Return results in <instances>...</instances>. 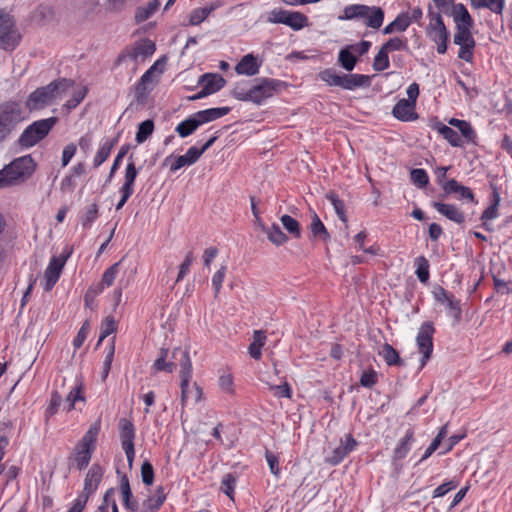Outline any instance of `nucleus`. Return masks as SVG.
Returning a JSON list of instances; mask_svg holds the SVG:
<instances>
[{"label": "nucleus", "mask_w": 512, "mask_h": 512, "mask_svg": "<svg viewBox=\"0 0 512 512\" xmlns=\"http://www.w3.org/2000/svg\"><path fill=\"white\" fill-rule=\"evenodd\" d=\"M265 232L268 239L276 246L283 245L288 241V237L277 224H273L270 228L265 229Z\"/></svg>", "instance_id": "79ce46f5"}, {"label": "nucleus", "mask_w": 512, "mask_h": 512, "mask_svg": "<svg viewBox=\"0 0 512 512\" xmlns=\"http://www.w3.org/2000/svg\"><path fill=\"white\" fill-rule=\"evenodd\" d=\"M20 39L21 35L13 17L8 12L0 10V49L14 50Z\"/></svg>", "instance_id": "1a4fd4ad"}, {"label": "nucleus", "mask_w": 512, "mask_h": 512, "mask_svg": "<svg viewBox=\"0 0 512 512\" xmlns=\"http://www.w3.org/2000/svg\"><path fill=\"white\" fill-rule=\"evenodd\" d=\"M442 190L445 196L455 194L458 200H466L469 202L475 201L472 190L469 187L462 185L455 179H448L445 181V183L442 185Z\"/></svg>", "instance_id": "a211bd4d"}, {"label": "nucleus", "mask_w": 512, "mask_h": 512, "mask_svg": "<svg viewBox=\"0 0 512 512\" xmlns=\"http://www.w3.org/2000/svg\"><path fill=\"white\" fill-rule=\"evenodd\" d=\"M57 122V117H50L34 121L24 129L18 138L19 146L23 148H30L35 146L49 134Z\"/></svg>", "instance_id": "0eeeda50"}, {"label": "nucleus", "mask_w": 512, "mask_h": 512, "mask_svg": "<svg viewBox=\"0 0 512 512\" xmlns=\"http://www.w3.org/2000/svg\"><path fill=\"white\" fill-rule=\"evenodd\" d=\"M458 130L462 135L461 138L464 139L463 142L466 141L467 143H475L477 135L469 122L464 121V125L458 128Z\"/></svg>", "instance_id": "0e129e2a"}, {"label": "nucleus", "mask_w": 512, "mask_h": 512, "mask_svg": "<svg viewBox=\"0 0 512 512\" xmlns=\"http://www.w3.org/2000/svg\"><path fill=\"white\" fill-rule=\"evenodd\" d=\"M118 427L121 446L126 454L128 465L131 467L135 457V428L133 423L126 418H121L119 420Z\"/></svg>", "instance_id": "f8f14e48"}, {"label": "nucleus", "mask_w": 512, "mask_h": 512, "mask_svg": "<svg viewBox=\"0 0 512 512\" xmlns=\"http://www.w3.org/2000/svg\"><path fill=\"white\" fill-rule=\"evenodd\" d=\"M226 275V266H221L212 277V286L214 288V297H218Z\"/></svg>", "instance_id": "4d7b16f0"}, {"label": "nucleus", "mask_w": 512, "mask_h": 512, "mask_svg": "<svg viewBox=\"0 0 512 512\" xmlns=\"http://www.w3.org/2000/svg\"><path fill=\"white\" fill-rule=\"evenodd\" d=\"M172 357L178 361L180 366L179 377L182 407H184L190 399H192L194 403L200 402L203 398L202 388L196 382H194L192 386L190 385L193 366L188 350L175 348Z\"/></svg>", "instance_id": "f257e3e1"}, {"label": "nucleus", "mask_w": 512, "mask_h": 512, "mask_svg": "<svg viewBox=\"0 0 512 512\" xmlns=\"http://www.w3.org/2000/svg\"><path fill=\"white\" fill-rule=\"evenodd\" d=\"M427 34L437 44V51L444 54L447 51L449 32L447 31L440 14H430Z\"/></svg>", "instance_id": "9b49d317"}, {"label": "nucleus", "mask_w": 512, "mask_h": 512, "mask_svg": "<svg viewBox=\"0 0 512 512\" xmlns=\"http://www.w3.org/2000/svg\"><path fill=\"white\" fill-rule=\"evenodd\" d=\"M117 329V324L113 317L108 316L104 319L101 325V332L99 342H101L104 338L114 333Z\"/></svg>", "instance_id": "13d9d810"}, {"label": "nucleus", "mask_w": 512, "mask_h": 512, "mask_svg": "<svg viewBox=\"0 0 512 512\" xmlns=\"http://www.w3.org/2000/svg\"><path fill=\"white\" fill-rule=\"evenodd\" d=\"M166 499L163 487H158L154 494L151 495L142 505L141 512H156L160 509Z\"/></svg>", "instance_id": "bb28decb"}, {"label": "nucleus", "mask_w": 512, "mask_h": 512, "mask_svg": "<svg viewBox=\"0 0 512 512\" xmlns=\"http://www.w3.org/2000/svg\"><path fill=\"white\" fill-rule=\"evenodd\" d=\"M378 375L377 372L373 369L364 371L360 378V384L363 387L371 388L377 383Z\"/></svg>", "instance_id": "69168bd1"}, {"label": "nucleus", "mask_w": 512, "mask_h": 512, "mask_svg": "<svg viewBox=\"0 0 512 512\" xmlns=\"http://www.w3.org/2000/svg\"><path fill=\"white\" fill-rule=\"evenodd\" d=\"M25 111L20 103L9 101L0 105V142L4 141L25 120Z\"/></svg>", "instance_id": "423d86ee"}, {"label": "nucleus", "mask_w": 512, "mask_h": 512, "mask_svg": "<svg viewBox=\"0 0 512 512\" xmlns=\"http://www.w3.org/2000/svg\"><path fill=\"white\" fill-rule=\"evenodd\" d=\"M98 432V427H90L82 439L76 444L72 459L79 470L88 466L96 447Z\"/></svg>", "instance_id": "6e6552de"}, {"label": "nucleus", "mask_w": 512, "mask_h": 512, "mask_svg": "<svg viewBox=\"0 0 512 512\" xmlns=\"http://www.w3.org/2000/svg\"><path fill=\"white\" fill-rule=\"evenodd\" d=\"M120 265H121V261L116 262L113 265H111L103 273L100 283H98L96 286L90 287L87 290V292L85 294L86 305H89L90 301H92L97 295L102 293L106 287H110L114 283V281L119 273Z\"/></svg>", "instance_id": "2eb2a0df"}, {"label": "nucleus", "mask_w": 512, "mask_h": 512, "mask_svg": "<svg viewBox=\"0 0 512 512\" xmlns=\"http://www.w3.org/2000/svg\"><path fill=\"white\" fill-rule=\"evenodd\" d=\"M261 63L253 54L245 55L235 67L239 75L254 76L258 74Z\"/></svg>", "instance_id": "5701e85b"}, {"label": "nucleus", "mask_w": 512, "mask_h": 512, "mask_svg": "<svg viewBox=\"0 0 512 512\" xmlns=\"http://www.w3.org/2000/svg\"><path fill=\"white\" fill-rule=\"evenodd\" d=\"M73 84L71 80L61 78L46 86L37 88L29 95L26 106L29 110L33 111L53 105L67 95Z\"/></svg>", "instance_id": "f03ea898"}, {"label": "nucleus", "mask_w": 512, "mask_h": 512, "mask_svg": "<svg viewBox=\"0 0 512 512\" xmlns=\"http://www.w3.org/2000/svg\"><path fill=\"white\" fill-rule=\"evenodd\" d=\"M201 83L203 84V89L194 99L217 92L224 86L225 80L219 74H205L202 76Z\"/></svg>", "instance_id": "aec40b11"}, {"label": "nucleus", "mask_w": 512, "mask_h": 512, "mask_svg": "<svg viewBox=\"0 0 512 512\" xmlns=\"http://www.w3.org/2000/svg\"><path fill=\"white\" fill-rule=\"evenodd\" d=\"M235 478L232 474H226L221 483V490L231 499H233Z\"/></svg>", "instance_id": "774afa93"}, {"label": "nucleus", "mask_w": 512, "mask_h": 512, "mask_svg": "<svg viewBox=\"0 0 512 512\" xmlns=\"http://www.w3.org/2000/svg\"><path fill=\"white\" fill-rule=\"evenodd\" d=\"M434 130H436L441 136H443L444 139H446L449 144L453 147H462L463 146V139L461 136L451 127L437 122L433 126Z\"/></svg>", "instance_id": "393cba45"}, {"label": "nucleus", "mask_w": 512, "mask_h": 512, "mask_svg": "<svg viewBox=\"0 0 512 512\" xmlns=\"http://www.w3.org/2000/svg\"><path fill=\"white\" fill-rule=\"evenodd\" d=\"M356 444L352 435H346L340 445L333 450L332 456L327 459L328 462L333 465L340 463L355 448Z\"/></svg>", "instance_id": "412c9836"}, {"label": "nucleus", "mask_w": 512, "mask_h": 512, "mask_svg": "<svg viewBox=\"0 0 512 512\" xmlns=\"http://www.w3.org/2000/svg\"><path fill=\"white\" fill-rule=\"evenodd\" d=\"M117 144V138L107 139L103 142L101 147L98 149L94 159L93 165L95 168H98L102 163H104L109 157L112 149Z\"/></svg>", "instance_id": "72a5a7b5"}, {"label": "nucleus", "mask_w": 512, "mask_h": 512, "mask_svg": "<svg viewBox=\"0 0 512 512\" xmlns=\"http://www.w3.org/2000/svg\"><path fill=\"white\" fill-rule=\"evenodd\" d=\"M432 206L444 217L457 224L465 222V213L456 205L435 201Z\"/></svg>", "instance_id": "6ab92c4d"}, {"label": "nucleus", "mask_w": 512, "mask_h": 512, "mask_svg": "<svg viewBox=\"0 0 512 512\" xmlns=\"http://www.w3.org/2000/svg\"><path fill=\"white\" fill-rule=\"evenodd\" d=\"M159 7V0H150L146 4L137 7L134 15L136 23L148 20L159 9Z\"/></svg>", "instance_id": "c85d7f7f"}, {"label": "nucleus", "mask_w": 512, "mask_h": 512, "mask_svg": "<svg viewBox=\"0 0 512 512\" xmlns=\"http://www.w3.org/2000/svg\"><path fill=\"white\" fill-rule=\"evenodd\" d=\"M218 385L225 394L233 396L235 394L234 379L231 373H224L218 379Z\"/></svg>", "instance_id": "de8ad7c7"}, {"label": "nucleus", "mask_w": 512, "mask_h": 512, "mask_svg": "<svg viewBox=\"0 0 512 512\" xmlns=\"http://www.w3.org/2000/svg\"><path fill=\"white\" fill-rule=\"evenodd\" d=\"M446 307L449 311V314L455 319V321L459 322L462 315L460 302L454 296L450 297L446 302Z\"/></svg>", "instance_id": "bf43d9fd"}, {"label": "nucleus", "mask_w": 512, "mask_h": 512, "mask_svg": "<svg viewBox=\"0 0 512 512\" xmlns=\"http://www.w3.org/2000/svg\"><path fill=\"white\" fill-rule=\"evenodd\" d=\"M370 77L362 74H343L341 88L354 90L362 86H369Z\"/></svg>", "instance_id": "a878e982"}, {"label": "nucleus", "mask_w": 512, "mask_h": 512, "mask_svg": "<svg viewBox=\"0 0 512 512\" xmlns=\"http://www.w3.org/2000/svg\"><path fill=\"white\" fill-rule=\"evenodd\" d=\"M472 27H458L454 34V43L460 46L458 57L466 62H472L475 40L471 33Z\"/></svg>", "instance_id": "ddd939ff"}, {"label": "nucleus", "mask_w": 512, "mask_h": 512, "mask_svg": "<svg viewBox=\"0 0 512 512\" xmlns=\"http://www.w3.org/2000/svg\"><path fill=\"white\" fill-rule=\"evenodd\" d=\"M77 401H85L84 384L81 379L76 380L75 386L70 390L69 394L66 397V402L69 403L67 408L68 412L74 409L75 403Z\"/></svg>", "instance_id": "f704fd0d"}, {"label": "nucleus", "mask_w": 512, "mask_h": 512, "mask_svg": "<svg viewBox=\"0 0 512 512\" xmlns=\"http://www.w3.org/2000/svg\"><path fill=\"white\" fill-rule=\"evenodd\" d=\"M382 48L387 52L391 53L394 51H402L408 48L407 39L404 37H393L390 38L386 43L382 45Z\"/></svg>", "instance_id": "c03bdc74"}, {"label": "nucleus", "mask_w": 512, "mask_h": 512, "mask_svg": "<svg viewBox=\"0 0 512 512\" xmlns=\"http://www.w3.org/2000/svg\"><path fill=\"white\" fill-rule=\"evenodd\" d=\"M151 91H152L151 86H147V84H144L139 81V83L137 84V86L135 88L136 101L140 104H144Z\"/></svg>", "instance_id": "e2e57ef3"}, {"label": "nucleus", "mask_w": 512, "mask_h": 512, "mask_svg": "<svg viewBox=\"0 0 512 512\" xmlns=\"http://www.w3.org/2000/svg\"><path fill=\"white\" fill-rule=\"evenodd\" d=\"M269 389L274 392L276 397H285L288 399L292 397V389L287 382L282 385H270Z\"/></svg>", "instance_id": "338daca9"}, {"label": "nucleus", "mask_w": 512, "mask_h": 512, "mask_svg": "<svg viewBox=\"0 0 512 512\" xmlns=\"http://www.w3.org/2000/svg\"><path fill=\"white\" fill-rule=\"evenodd\" d=\"M435 332L434 326L431 322H425L421 325L416 342L419 352L422 354L421 368L424 367L427 361L431 358L433 352V334Z\"/></svg>", "instance_id": "4468645a"}, {"label": "nucleus", "mask_w": 512, "mask_h": 512, "mask_svg": "<svg viewBox=\"0 0 512 512\" xmlns=\"http://www.w3.org/2000/svg\"><path fill=\"white\" fill-rule=\"evenodd\" d=\"M230 112L229 107H219V108H210L206 110L199 111L196 114L200 125L208 123L210 121L216 120L227 115Z\"/></svg>", "instance_id": "c756f323"}, {"label": "nucleus", "mask_w": 512, "mask_h": 512, "mask_svg": "<svg viewBox=\"0 0 512 512\" xmlns=\"http://www.w3.org/2000/svg\"><path fill=\"white\" fill-rule=\"evenodd\" d=\"M452 16L456 24V28L473 27V19L467 8L462 3H457L452 6Z\"/></svg>", "instance_id": "b1692460"}, {"label": "nucleus", "mask_w": 512, "mask_h": 512, "mask_svg": "<svg viewBox=\"0 0 512 512\" xmlns=\"http://www.w3.org/2000/svg\"><path fill=\"white\" fill-rule=\"evenodd\" d=\"M35 168L36 164L30 155L16 158L0 170V188L24 182L34 173Z\"/></svg>", "instance_id": "20e7f679"}, {"label": "nucleus", "mask_w": 512, "mask_h": 512, "mask_svg": "<svg viewBox=\"0 0 512 512\" xmlns=\"http://www.w3.org/2000/svg\"><path fill=\"white\" fill-rule=\"evenodd\" d=\"M327 199L333 205V207L335 209V212L339 216V218L343 222H347V216H346V213H345V204H344V202L341 199H339V197L335 193H333V192L329 193L327 195Z\"/></svg>", "instance_id": "603ef678"}, {"label": "nucleus", "mask_w": 512, "mask_h": 512, "mask_svg": "<svg viewBox=\"0 0 512 512\" xmlns=\"http://www.w3.org/2000/svg\"><path fill=\"white\" fill-rule=\"evenodd\" d=\"M201 157V151L193 146L190 147L186 154L173 157L172 155L166 157L163 161V166H168L171 172H176L184 166H190L194 164Z\"/></svg>", "instance_id": "dca6fc26"}, {"label": "nucleus", "mask_w": 512, "mask_h": 512, "mask_svg": "<svg viewBox=\"0 0 512 512\" xmlns=\"http://www.w3.org/2000/svg\"><path fill=\"white\" fill-rule=\"evenodd\" d=\"M193 252H188L185 256L184 261L179 266V273L176 279V283L180 282L189 272L192 263L194 262Z\"/></svg>", "instance_id": "052dcab7"}, {"label": "nucleus", "mask_w": 512, "mask_h": 512, "mask_svg": "<svg viewBox=\"0 0 512 512\" xmlns=\"http://www.w3.org/2000/svg\"><path fill=\"white\" fill-rule=\"evenodd\" d=\"M153 130L154 123L152 120L143 121L138 127V131L136 133V141L138 143H143L153 133Z\"/></svg>", "instance_id": "09e8293b"}, {"label": "nucleus", "mask_w": 512, "mask_h": 512, "mask_svg": "<svg viewBox=\"0 0 512 512\" xmlns=\"http://www.w3.org/2000/svg\"><path fill=\"white\" fill-rule=\"evenodd\" d=\"M199 126H201L199 120L196 114H194L193 116L179 123L175 130L182 138H185L191 135Z\"/></svg>", "instance_id": "58836bf2"}, {"label": "nucleus", "mask_w": 512, "mask_h": 512, "mask_svg": "<svg viewBox=\"0 0 512 512\" xmlns=\"http://www.w3.org/2000/svg\"><path fill=\"white\" fill-rule=\"evenodd\" d=\"M281 223L284 226V228L294 237L299 238L301 236L300 224L291 216L283 215L281 217Z\"/></svg>", "instance_id": "3c124183"}, {"label": "nucleus", "mask_w": 512, "mask_h": 512, "mask_svg": "<svg viewBox=\"0 0 512 512\" xmlns=\"http://www.w3.org/2000/svg\"><path fill=\"white\" fill-rule=\"evenodd\" d=\"M104 470L99 464H93L88 470L83 491L79 496L89 499V497L97 490L102 478Z\"/></svg>", "instance_id": "f3484780"}, {"label": "nucleus", "mask_w": 512, "mask_h": 512, "mask_svg": "<svg viewBox=\"0 0 512 512\" xmlns=\"http://www.w3.org/2000/svg\"><path fill=\"white\" fill-rule=\"evenodd\" d=\"M71 254L72 250L66 248L59 256H54L50 259V262L44 272L45 291H50L57 283L61 272Z\"/></svg>", "instance_id": "9d476101"}, {"label": "nucleus", "mask_w": 512, "mask_h": 512, "mask_svg": "<svg viewBox=\"0 0 512 512\" xmlns=\"http://www.w3.org/2000/svg\"><path fill=\"white\" fill-rule=\"evenodd\" d=\"M295 31L310 25L308 17L300 11H288L285 24Z\"/></svg>", "instance_id": "cd10ccee"}, {"label": "nucleus", "mask_w": 512, "mask_h": 512, "mask_svg": "<svg viewBox=\"0 0 512 512\" xmlns=\"http://www.w3.org/2000/svg\"><path fill=\"white\" fill-rule=\"evenodd\" d=\"M285 86V83L280 80L273 78H261L249 89L236 86L232 95L237 100L260 105L266 99L277 95Z\"/></svg>", "instance_id": "7ed1b4c3"}, {"label": "nucleus", "mask_w": 512, "mask_h": 512, "mask_svg": "<svg viewBox=\"0 0 512 512\" xmlns=\"http://www.w3.org/2000/svg\"><path fill=\"white\" fill-rule=\"evenodd\" d=\"M416 104L412 101L401 99L393 108V115L401 121H412L417 119V113L415 112Z\"/></svg>", "instance_id": "4be33fe9"}, {"label": "nucleus", "mask_w": 512, "mask_h": 512, "mask_svg": "<svg viewBox=\"0 0 512 512\" xmlns=\"http://www.w3.org/2000/svg\"><path fill=\"white\" fill-rule=\"evenodd\" d=\"M310 229L315 238H319L324 242L330 237L326 227L316 213H313Z\"/></svg>", "instance_id": "a19ab883"}, {"label": "nucleus", "mask_w": 512, "mask_h": 512, "mask_svg": "<svg viewBox=\"0 0 512 512\" xmlns=\"http://www.w3.org/2000/svg\"><path fill=\"white\" fill-rule=\"evenodd\" d=\"M138 171L133 161L129 162L126 167L124 183L120 189L134 192V183L137 177Z\"/></svg>", "instance_id": "ea45409f"}, {"label": "nucleus", "mask_w": 512, "mask_h": 512, "mask_svg": "<svg viewBox=\"0 0 512 512\" xmlns=\"http://www.w3.org/2000/svg\"><path fill=\"white\" fill-rule=\"evenodd\" d=\"M218 6V4H211L206 7L194 9L189 16V24L192 26L201 24Z\"/></svg>", "instance_id": "4c0bfd02"}, {"label": "nucleus", "mask_w": 512, "mask_h": 512, "mask_svg": "<svg viewBox=\"0 0 512 512\" xmlns=\"http://www.w3.org/2000/svg\"><path fill=\"white\" fill-rule=\"evenodd\" d=\"M416 264V275L418 279L425 283L429 279V262L424 256H419L415 260Z\"/></svg>", "instance_id": "49530a36"}, {"label": "nucleus", "mask_w": 512, "mask_h": 512, "mask_svg": "<svg viewBox=\"0 0 512 512\" xmlns=\"http://www.w3.org/2000/svg\"><path fill=\"white\" fill-rule=\"evenodd\" d=\"M414 441V431L409 429L405 436L399 441L397 447L394 450V459L401 460L403 459L409 452L410 446Z\"/></svg>", "instance_id": "e433bc0d"}, {"label": "nucleus", "mask_w": 512, "mask_h": 512, "mask_svg": "<svg viewBox=\"0 0 512 512\" xmlns=\"http://www.w3.org/2000/svg\"><path fill=\"white\" fill-rule=\"evenodd\" d=\"M472 7L476 9L485 8L492 13L501 15L505 7V0H470Z\"/></svg>", "instance_id": "c9c22d12"}, {"label": "nucleus", "mask_w": 512, "mask_h": 512, "mask_svg": "<svg viewBox=\"0 0 512 512\" xmlns=\"http://www.w3.org/2000/svg\"><path fill=\"white\" fill-rule=\"evenodd\" d=\"M500 203V195L494 190L492 195V203L489 207H487L482 213L481 219L483 221L492 220L498 216V206Z\"/></svg>", "instance_id": "a18cd8bd"}, {"label": "nucleus", "mask_w": 512, "mask_h": 512, "mask_svg": "<svg viewBox=\"0 0 512 512\" xmlns=\"http://www.w3.org/2000/svg\"><path fill=\"white\" fill-rule=\"evenodd\" d=\"M154 51L155 44L150 40H145L135 47L133 56L135 58H137L138 56H148L152 55Z\"/></svg>", "instance_id": "6e6d98bb"}, {"label": "nucleus", "mask_w": 512, "mask_h": 512, "mask_svg": "<svg viewBox=\"0 0 512 512\" xmlns=\"http://www.w3.org/2000/svg\"><path fill=\"white\" fill-rule=\"evenodd\" d=\"M338 60L341 66L347 71L353 70L357 62L356 57L347 49H342L340 51Z\"/></svg>", "instance_id": "864d4df0"}, {"label": "nucleus", "mask_w": 512, "mask_h": 512, "mask_svg": "<svg viewBox=\"0 0 512 512\" xmlns=\"http://www.w3.org/2000/svg\"><path fill=\"white\" fill-rule=\"evenodd\" d=\"M340 20L362 19L367 27L378 29L384 21V11L378 6H367L364 4H351L343 9Z\"/></svg>", "instance_id": "39448f33"}, {"label": "nucleus", "mask_w": 512, "mask_h": 512, "mask_svg": "<svg viewBox=\"0 0 512 512\" xmlns=\"http://www.w3.org/2000/svg\"><path fill=\"white\" fill-rule=\"evenodd\" d=\"M266 343V334L262 330H256L253 333V341L249 345L250 356L255 360H260L262 356L261 349Z\"/></svg>", "instance_id": "7c9ffc66"}, {"label": "nucleus", "mask_w": 512, "mask_h": 512, "mask_svg": "<svg viewBox=\"0 0 512 512\" xmlns=\"http://www.w3.org/2000/svg\"><path fill=\"white\" fill-rule=\"evenodd\" d=\"M388 54L382 47L376 54L374 61H373V69L375 71H384L389 68L390 61Z\"/></svg>", "instance_id": "8fccbe9b"}, {"label": "nucleus", "mask_w": 512, "mask_h": 512, "mask_svg": "<svg viewBox=\"0 0 512 512\" xmlns=\"http://www.w3.org/2000/svg\"><path fill=\"white\" fill-rule=\"evenodd\" d=\"M410 178H411V181L419 187H425L429 182V177H428L427 172L424 169H420V168L411 170Z\"/></svg>", "instance_id": "5fc2aeb1"}, {"label": "nucleus", "mask_w": 512, "mask_h": 512, "mask_svg": "<svg viewBox=\"0 0 512 512\" xmlns=\"http://www.w3.org/2000/svg\"><path fill=\"white\" fill-rule=\"evenodd\" d=\"M343 74L337 73L334 69H325L319 73V78L329 86L341 87Z\"/></svg>", "instance_id": "37998d69"}, {"label": "nucleus", "mask_w": 512, "mask_h": 512, "mask_svg": "<svg viewBox=\"0 0 512 512\" xmlns=\"http://www.w3.org/2000/svg\"><path fill=\"white\" fill-rule=\"evenodd\" d=\"M379 355L383 357L386 364L389 366H403L404 362L400 358L399 353L388 343L381 346Z\"/></svg>", "instance_id": "473e14b6"}, {"label": "nucleus", "mask_w": 512, "mask_h": 512, "mask_svg": "<svg viewBox=\"0 0 512 512\" xmlns=\"http://www.w3.org/2000/svg\"><path fill=\"white\" fill-rule=\"evenodd\" d=\"M288 14V10H284L281 8L273 9L267 17V22L273 24H285L286 17Z\"/></svg>", "instance_id": "680f3d73"}, {"label": "nucleus", "mask_w": 512, "mask_h": 512, "mask_svg": "<svg viewBox=\"0 0 512 512\" xmlns=\"http://www.w3.org/2000/svg\"><path fill=\"white\" fill-rule=\"evenodd\" d=\"M411 24V18L408 13L399 14L394 21L388 24L384 29V34H392L395 32H404Z\"/></svg>", "instance_id": "2f4dec72"}]
</instances>
